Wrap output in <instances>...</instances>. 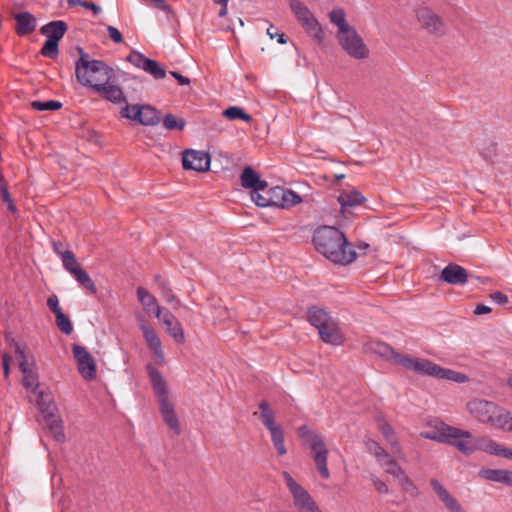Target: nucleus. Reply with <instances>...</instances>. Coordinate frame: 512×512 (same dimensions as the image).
I'll return each instance as SVG.
<instances>
[{
    "mask_svg": "<svg viewBox=\"0 0 512 512\" xmlns=\"http://www.w3.org/2000/svg\"><path fill=\"white\" fill-rule=\"evenodd\" d=\"M151 386L157 396L158 400L161 398L168 397V388L166 381L164 380L161 372L155 368L152 364L146 366Z\"/></svg>",
    "mask_w": 512,
    "mask_h": 512,
    "instance_id": "4be33fe9",
    "label": "nucleus"
},
{
    "mask_svg": "<svg viewBox=\"0 0 512 512\" xmlns=\"http://www.w3.org/2000/svg\"><path fill=\"white\" fill-rule=\"evenodd\" d=\"M0 196L2 201L7 205V209L10 212H15L16 206L11 198L7 184L0 186Z\"/></svg>",
    "mask_w": 512,
    "mask_h": 512,
    "instance_id": "13d9d810",
    "label": "nucleus"
},
{
    "mask_svg": "<svg viewBox=\"0 0 512 512\" xmlns=\"http://www.w3.org/2000/svg\"><path fill=\"white\" fill-rule=\"evenodd\" d=\"M143 71L150 74L154 79H163L166 76V70L156 60L150 59L146 61Z\"/></svg>",
    "mask_w": 512,
    "mask_h": 512,
    "instance_id": "79ce46f5",
    "label": "nucleus"
},
{
    "mask_svg": "<svg viewBox=\"0 0 512 512\" xmlns=\"http://www.w3.org/2000/svg\"><path fill=\"white\" fill-rule=\"evenodd\" d=\"M274 30V26L273 25H270V27L267 29V35L273 39L274 37H277V41L278 43L280 44H286L287 43V37L284 33H278V31H273Z\"/></svg>",
    "mask_w": 512,
    "mask_h": 512,
    "instance_id": "e2e57ef3",
    "label": "nucleus"
},
{
    "mask_svg": "<svg viewBox=\"0 0 512 512\" xmlns=\"http://www.w3.org/2000/svg\"><path fill=\"white\" fill-rule=\"evenodd\" d=\"M47 306L55 314V316L58 315L59 313L63 312L59 306V301H58V298L56 295H51L47 299Z\"/></svg>",
    "mask_w": 512,
    "mask_h": 512,
    "instance_id": "052dcab7",
    "label": "nucleus"
},
{
    "mask_svg": "<svg viewBox=\"0 0 512 512\" xmlns=\"http://www.w3.org/2000/svg\"><path fill=\"white\" fill-rule=\"evenodd\" d=\"M337 39L342 49L350 57L355 59H365L368 57L369 50L354 27L351 28L349 32L338 36Z\"/></svg>",
    "mask_w": 512,
    "mask_h": 512,
    "instance_id": "1a4fd4ad",
    "label": "nucleus"
},
{
    "mask_svg": "<svg viewBox=\"0 0 512 512\" xmlns=\"http://www.w3.org/2000/svg\"><path fill=\"white\" fill-rule=\"evenodd\" d=\"M307 321L314 326L319 333L320 339L328 344L341 345L344 336L338 322L333 319L328 311L318 306L307 308Z\"/></svg>",
    "mask_w": 512,
    "mask_h": 512,
    "instance_id": "7ed1b4c3",
    "label": "nucleus"
},
{
    "mask_svg": "<svg viewBox=\"0 0 512 512\" xmlns=\"http://www.w3.org/2000/svg\"><path fill=\"white\" fill-rule=\"evenodd\" d=\"M298 436L309 444L311 457L313 458L316 468L323 479L330 477L327 467L328 449L323 438L310 430L306 425H302L297 430Z\"/></svg>",
    "mask_w": 512,
    "mask_h": 512,
    "instance_id": "20e7f679",
    "label": "nucleus"
},
{
    "mask_svg": "<svg viewBox=\"0 0 512 512\" xmlns=\"http://www.w3.org/2000/svg\"><path fill=\"white\" fill-rule=\"evenodd\" d=\"M479 151L485 160L492 161V159L497 155V144L492 140H484L479 144Z\"/></svg>",
    "mask_w": 512,
    "mask_h": 512,
    "instance_id": "de8ad7c7",
    "label": "nucleus"
},
{
    "mask_svg": "<svg viewBox=\"0 0 512 512\" xmlns=\"http://www.w3.org/2000/svg\"><path fill=\"white\" fill-rule=\"evenodd\" d=\"M57 327L66 335H70L73 331V325L70 318L63 312L55 316Z\"/></svg>",
    "mask_w": 512,
    "mask_h": 512,
    "instance_id": "5fc2aeb1",
    "label": "nucleus"
},
{
    "mask_svg": "<svg viewBox=\"0 0 512 512\" xmlns=\"http://www.w3.org/2000/svg\"><path fill=\"white\" fill-rule=\"evenodd\" d=\"M222 115L229 120H243L245 122L252 121L251 115H249L243 108L238 106H231L223 110Z\"/></svg>",
    "mask_w": 512,
    "mask_h": 512,
    "instance_id": "ea45409f",
    "label": "nucleus"
},
{
    "mask_svg": "<svg viewBox=\"0 0 512 512\" xmlns=\"http://www.w3.org/2000/svg\"><path fill=\"white\" fill-rule=\"evenodd\" d=\"M483 451L488 454L496 455L498 457L504 458L506 446L498 444L497 442H495L492 439H488L483 447Z\"/></svg>",
    "mask_w": 512,
    "mask_h": 512,
    "instance_id": "864d4df0",
    "label": "nucleus"
},
{
    "mask_svg": "<svg viewBox=\"0 0 512 512\" xmlns=\"http://www.w3.org/2000/svg\"><path fill=\"white\" fill-rule=\"evenodd\" d=\"M372 482H373V485H374L375 489L379 493H382V494H388L389 493L388 486L382 480H380L379 478H377V477L373 478Z\"/></svg>",
    "mask_w": 512,
    "mask_h": 512,
    "instance_id": "774afa93",
    "label": "nucleus"
},
{
    "mask_svg": "<svg viewBox=\"0 0 512 512\" xmlns=\"http://www.w3.org/2000/svg\"><path fill=\"white\" fill-rule=\"evenodd\" d=\"M511 420L512 416L510 415V413L498 407V412L496 414H493L492 419L488 424L497 429L507 431V428L510 425Z\"/></svg>",
    "mask_w": 512,
    "mask_h": 512,
    "instance_id": "c9c22d12",
    "label": "nucleus"
},
{
    "mask_svg": "<svg viewBox=\"0 0 512 512\" xmlns=\"http://www.w3.org/2000/svg\"><path fill=\"white\" fill-rule=\"evenodd\" d=\"M35 393L37 394L36 402L38 409L44 418L47 428L58 443L64 442L65 434L62 420L60 417L55 415L57 406L54 403L52 396L43 390H38Z\"/></svg>",
    "mask_w": 512,
    "mask_h": 512,
    "instance_id": "39448f33",
    "label": "nucleus"
},
{
    "mask_svg": "<svg viewBox=\"0 0 512 512\" xmlns=\"http://www.w3.org/2000/svg\"><path fill=\"white\" fill-rule=\"evenodd\" d=\"M160 403V412L164 422L177 435L181 433L178 417L175 413L174 404L169 400V396L158 400Z\"/></svg>",
    "mask_w": 512,
    "mask_h": 512,
    "instance_id": "aec40b11",
    "label": "nucleus"
},
{
    "mask_svg": "<svg viewBox=\"0 0 512 512\" xmlns=\"http://www.w3.org/2000/svg\"><path fill=\"white\" fill-rule=\"evenodd\" d=\"M316 251L335 264L347 265L356 252L342 231L333 226L318 227L312 237Z\"/></svg>",
    "mask_w": 512,
    "mask_h": 512,
    "instance_id": "f257e3e1",
    "label": "nucleus"
},
{
    "mask_svg": "<svg viewBox=\"0 0 512 512\" xmlns=\"http://www.w3.org/2000/svg\"><path fill=\"white\" fill-rule=\"evenodd\" d=\"M365 201L364 196L357 190L344 191L338 196V202L341 205V213L345 214L351 207L358 206Z\"/></svg>",
    "mask_w": 512,
    "mask_h": 512,
    "instance_id": "c85d7f7f",
    "label": "nucleus"
},
{
    "mask_svg": "<svg viewBox=\"0 0 512 512\" xmlns=\"http://www.w3.org/2000/svg\"><path fill=\"white\" fill-rule=\"evenodd\" d=\"M468 277V271L456 263H449L440 274V279L450 285H464Z\"/></svg>",
    "mask_w": 512,
    "mask_h": 512,
    "instance_id": "f3484780",
    "label": "nucleus"
},
{
    "mask_svg": "<svg viewBox=\"0 0 512 512\" xmlns=\"http://www.w3.org/2000/svg\"><path fill=\"white\" fill-rule=\"evenodd\" d=\"M416 17L421 27L430 34L443 35L444 23L442 19L428 7L416 9Z\"/></svg>",
    "mask_w": 512,
    "mask_h": 512,
    "instance_id": "ddd939ff",
    "label": "nucleus"
},
{
    "mask_svg": "<svg viewBox=\"0 0 512 512\" xmlns=\"http://www.w3.org/2000/svg\"><path fill=\"white\" fill-rule=\"evenodd\" d=\"M151 1L153 2V6L155 8L162 10L167 15L174 13L172 7L169 4H167L165 0H151Z\"/></svg>",
    "mask_w": 512,
    "mask_h": 512,
    "instance_id": "69168bd1",
    "label": "nucleus"
},
{
    "mask_svg": "<svg viewBox=\"0 0 512 512\" xmlns=\"http://www.w3.org/2000/svg\"><path fill=\"white\" fill-rule=\"evenodd\" d=\"M404 368L412 370L420 375H428L437 379H445L447 368H443L429 360L405 359Z\"/></svg>",
    "mask_w": 512,
    "mask_h": 512,
    "instance_id": "9b49d317",
    "label": "nucleus"
},
{
    "mask_svg": "<svg viewBox=\"0 0 512 512\" xmlns=\"http://www.w3.org/2000/svg\"><path fill=\"white\" fill-rule=\"evenodd\" d=\"M13 346L15 348V353L18 358L19 368L23 371V368L30 369L34 367V361L25 353L26 346L21 345L20 343L13 341Z\"/></svg>",
    "mask_w": 512,
    "mask_h": 512,
    "instance_id": "4c0bfd02",
    "label": "nucleus"
},
{
    "mask_svg": "<svg viewBox=\"0 0 512 512\" xmlns=\"http://www.w3.org/2000/svg\"><path fill=\"white\" fill-rule=\"evenodd\" d=\"M258 177H259V174L257 172H255V170L252 167L246 166L242 170V173L240 176L241 185L244 188L252 190L253 188H255L256 183H258Z\"/></svg>",
    "mask_w": 512,
    "mask_h": 512,
    "instance_id": "58836bf2",
    "label": "nucleus"
},
{
    "mask_svg": "<svg viewBox=\"0 0 512 512\" xmlns=\"http://www.w3.org/2000/svg\"><path fill=\"white\" fill-rule=\"evenodd\" d=\"M379 464L385 468L386 473L392 475L398 480L405 474L404 470L398 465V463L389 455Z\"/></svg>",
    "mask_w": 512,
    "mask_h": 512,
    "instance_id": "a19ab883",
    "label": "nucleus"
},
{
    "mask_svg": "<svg viewBox=\"0 0 512 512\" xmlns=\"http://www.w3.org/2000/svg\"><path fill=\"white\" fill-rule=\"evenodd\" d=\"M68 30V25L65 21L54 20L40 28V33L45 35L47 39H52L60 42Z\"/></svg>",
    "mask_w": 512,
    "mask_h": 512,
    "instance_id": "393cba45",
    "label": "nucleus"
},
{
    "mask_svg": "<svg viewBox=\"0 0 512 512\" xmlns=\"http://www.w3.org/2000/svg\"><path fill=\"white\" fill-rule=\"evenodd\" d=\"M378 429L385 440L391 445L393 452L399 453L401 450L400 444L392 426L385 420H378Z\"/></svg>",
    "mask_w": 512,
    "mask_h": 512,
    "instance_id": "2f4dec72",
    "label": "nucleus"
},
{
    "mask_svg": "<svg viewBox=\"0 0 512 512\" xmlns=\"http://www.w3.org/2000/svg\"><path fill=\"white\" fill-rule=\"evenodd\" d=\"M466 378V375H464L463 373L447 369V376L445 377L446 380H451L457 383H463L466 380Z\"/></svg>",
    "mask_w": 512,
    "mask_h": 512,
    "instance_id": "680f3d73",
    "label": "nucleus"
},
{
    "mask_svg": "<svg viewBox=\"0 0 512 512\" xmlns=\"http://www.w3.org/2000/svg\"><path fill=\"white\" fill-rule=\"evenodd\" d=\"M210 156L208 153L193 149H187L182 154V166L185 170L206 172L210 168Z\"/></svg>",
    "mask_w": 512,
    "mask_h": 512,
    "instance_id": "f8f14e48",
    "label": "nucleus"
},
{
    "mask_svg": "<svg viewBox=\"0 0 512 512\" xmlns=\"http://www.w3.org/2000/svg\"><path fill=\"white\" fill-rule=\"evenodd\" d=\"M149 60L144 54L138 52L136 50H132L129 55L126 57V61L131 63L137 68L144 69L146 61Z\"/></svg>",
    "mask_w": 512,
    "mask_h": 512,
    "instance_id": "4d7b16f0",
    "label": "nucleus"
},
{
    "mask_svg": "<svg viewBox=\"0 0 512 512\" xmlns=\"http://www.w3.org/2000/svg\"><path fill=\"white\" fill-rule=\"evenodd\" d=\"M137 297L147 313H154L157 318H160L162 309L157 304L156 298L147 289L143 287H138Z\"/></svg>",
    "mask_w": 512,
    "mask_h": 512,
    "instance_id": "cd10ccee",
    "label": "nucleus"
},
{
    "mask_svg": "<svg viewBox=\"0 0 512 512\" xmlns=\"http://www.w3.org/2000/svg\"><path fill=\"white\" fill-rule=\"evenodd\" d=\"M420 436L425 439L446 444L450 442L452 438H471L472 434L467 430L450 426L442 421H436L431 429L422 431Z\"/></svg>",
    "mask_w": 512,
    "mask_h": 512,
    "instance_id": "6e6552de",
    "label": "nucleus"
},
{
    "mask_svg": "<svg viewBox=\"0 0 512 512\" xmlns=\"http://www.w3.org/2000/svg\"><path fill=\"white\" fill-rule=\"evenodd\" d=\"M279 190V186L272 187L263 193H256L253 195V201L257 206L268 207L275 206L279 207V194L276 192Z\"/></svg>",
    "mask_w": 512,
    "mask_h": 512,
    "instance_id": "c756f323",
    "label": "nucleus"
},
{
    "mask_svg": "<svg viewBox=\"0 0 512 512\" xmlns=\"http://www.w3.org/2000/svg\"><path fill=\"white\" fill-rule=\"evenodd\" d=\"M61 260L63 267L71 274L81 267L77 262L75 254L71 250H65V253L61 254Z\"/></svg>",
    "mask_w": 512,
    "mask_h": 512,
    "instance_id": "8fccbe9b",
    "label": "nucleus"
},
{
    "mask_svg": "<svg viewBox=\"0 0 512 512\" xmlns=\"http://www.w3.org/2000/svg\"><path fill=\"white\" fill-rule=\"evenodd\" d=\"M162 124H163L164 128L169 131H172V130L181 131L184 129V127L186 125V121L183 118H177L173 114L168 113L164 116V118L162 120Z\"/></svg>",
    "mask_w": 512,
    "mask_h": 512,
    "instance_id": "c03bdc74",
    "label": "nucleus"
},
{
    "mask_svg": "<svg viewBox=\"0 0 512 512\" xmlns=\"http://www.w3.org/2000/svg\"><path fill=\"white\" fill-rule=\"evenodd\" d=\"M283 477L293 496L294 506L299 512H322L307 490L298 484L288 472H284Z\"/></svg>",
    "mask_w": 512,
    "mask_h": 512,
    "instance_id": "0eeeda50",
    "label": "nucleus"
},
{
    "mask_svg": "<svg viewBox=\"0 0 512 512\" xmlns=\"http://www.w3.org/2000/svg\"><path fill=\"white\" fill-rule=\"evenodd\" d=\"M301 25L310 36H312L318 42H322L324 39V32L322 26L314 15L309 19L301 22Z\"/></svg>",
    "mask_w": 512,
    "mask_h": 512,
    "instance_id": "72a5a7b5",
    "label": "nucleus"
},
{
    "mask_svg": "<svg viewBox=\"0 0 512 512\" xmlns=\"http://www.w3.org/2000/svg\"><path fill=\"white\" fill-rule=\"evenodd\" d=\"M365 348L367 351L388 361L402 365L403 367L405 359H412V357L408 355H402L396 352L390 345L381 341H370L365 344Z\"/></svg>",
    "mask_w": 512,
    "mask_h": 512,
    "instance_id": "4468645a",
    "label": "nucleus"
},
{
    "mask_svg": "<svg viewBox=\"0 0 512 512\" xmlns=\"http://www.w3.org/2000/svg\"><path fill=\"white\" fill-rule=\"evenodd\" d=\"M258 408L260 409L259 418L261 419L263 425L271 424V422L276 421L275 413L270 408V406L266 400L261 401L258 404Z\"/></svg>",
    "mask_w": 512,
    "mask_h": 512,
    "instance_id": "3c124183",
    "label": "nucleus"
},
{
    "mask_svg": "<svg viewBox=\"0 0 512 512\" xmlns=\"http://www.w3.org/2000/svg\"><path fill=\"white\" fill-rule=\"evenodd\" d=\"M73 356L77 362V369L85 380H93L97 376V367L94 358L84 346L72 345Z\"/></svg>",
    "mask_w": 512,
    "mask_h": 512,
    "instance_id": "9d476101",
    "label": "nucleus"
},
{
    "mask_svg": "<svg viewBox=\"0 0 512 512\" xmlns=\"http://www.w3.org/2000/svg\"><path fill=\"white\" fill-rule=\"evenodd\" d=\"M264 426L270 432L271 441L278 455H285L287 453V449L284 444L285 433L283 427L276 423V421L271 422V424H265Z\"/></svg>",
    "mask_w": 512,
    "mask_h": 512,
    "instance_id": "bb28decb",
    "label": "nucleus"
},
{
    "mask_svg": "<svg viewBox=\"0 0 512 512\" xmlns=\"http://www.w3.org/2000/svg\"><path fill=\"white\" fill-rule=\"evenodd\" d=\"M366 448L369 453L373 454L378 462H381L386 457L389 456V454L380 446V444L372 439H369L366 441Z\"/></svg>",
    "mask_w": 512,
    "mask_h": 512,
    "instance_id": "603ef678",
    "label": "nucleus"
},
{
    "mask_svg": "<svg viewBox=\"0 0 512 512\" xmlns=\"http://www.w3.org/2000/svg\"><path fill=\"white\" fill-rule=\"evenodd\" d=\"M93 91L101 94L105 100L114 104H120L127 101L123 90L120 87L111 84V82L95 83Z\"/></svg>",
    "mask_w": 512,
    "mask_h": 512,
    "instance_id": "a211bd4d",
    "label": "nucleus"
},
{
    "mask_svg": "<svg viewBox=\"0 0 512 512\" xmlns=\"http://www.w3.org/2000/svg\"><path fill=\"white\" fill-rule=\"evenodd\" d=\"M330 21L338 27L337 37L341 34L349 32L352 26H350L346 21V14L342 8H334L329 13Z\"/></svg>",
    "mask_w": 512,
    "mask_h": 512,
    "instance_id": "473e14b6",
    "label": "nucleus"
},
{
    "mask_svg": "<svg viewBox=\"0 0 512 512\" xmlns=\"http://www.w3.org/2000/svg\"><path fill=\"white\" fill-rule=\"evenodd\" d=\"M467 438H452L450 442L446 444L455 446L459 451L464 453L465 455H470L476 450V446Z\"/></svg>",
    "mask_w": 512,
    "mask_h": 512,
    "instance_id": "49530a36",
    "label": "nucleus"
},
{
    "mask_svg": "<svg viewBox=\"0 0 512 512\" xmlns=\"http://www.w3.org/2000/svg\"><path fill=\"white\" fill-rule=\"evenodd\" d=\"M399 484L401 485L402 489L409 493L412 497H418L420 492L418 487L414 484V482L406 475L404 474L401 476V478L398 480Z\"/></svg>",
    "mask_w": 512,
    "mask_h": 512,
    "instance_id": "6e6d98bb",
    "label": "nucleus"
},
{
    "mask_svg": "<svg viewBox=\"0 0 512 512\" xmlns=\"http://www.w3.org/2000/svg\"><path fill=\"white\" fill-rule=\"evenodd\" d=\"M434 493L439 500L444 504L449 512H466L460 502L453 497L449 491L439 482V480L432 478L429 481Z\"/></svg>",
    "mask_w": 512,
    "mask_h": 512,
    "instance_id": "dca6fc26",
    "label": "nucleus"
},
{
    "mask_svg": "<svg viewBox=\"0 0 512 512\" xmlns=\"http://www.w3.org/2000/svg\"><path fill=\"white\" fill-rule=\"evenodd\" d=\"M31 108L36 111H56L62 108V103L57 100L32 101Z\"/></svg>",
    "mask_w": 512,
    "mask_h": 512,
    "instance_id": "09e8293b",
    "label": "nucleus"
},
{
    "mask_svg": "<svg viewBox=\"0 0 512 512\" xmlns=\"http://www.w3.org/2000/svg\"><path fill=\"white\" fill-rule=\"evenodd\" d=\"M479 477L492 481L503 483L507 486L512 487V471L505 469H481L479 471Z\"/></svg>",
    "mask_w": 512,
    "mask_h": 512,
    "instance_id": "a878e982",
    "label": "nucleus"
},
{
    "mask_svg": "<svg viewBox=\"0 0 512 512\" xmlns=\"http://www.w3.org/2000/svg\"><path fill=\"white\" fill-rule=\"evenodd\" d=\"M490 298L492 301H494L498 305H505L508 303V297L500 291L491 293Z\"/></svg>",
    "mask_w": 512,
    "mask_h": 512,
    "instance_id": "338daca9",
    "label": "nucleus"
},
{
    "mask_svg": "<svg viewBox=\"0 0 512 512\" xmlns=\"http://www.w3.org/2000/svg\"><path fill=\"white\" fill-rule=\"evenodd\" d=\"M72 275L75 277L79 285L84 287L88 292H90L93 295L97 293V287L94 281L91 279L89 274L81 267H79Z\"/></svg>",
    "mask_w": 512,
    "mask_h": 512,
    "instance_id": "f704fd0d",
    "label": "nucleus"
},
{
    "mask_svg": "<svg viewBox=\"0 0 512 512\" xmlns=\"http://www.w3.org/2000/svg\"><path fill=\"white\" fill-rule=\"evenodd\" d=\"M23 374V386L26 389H31L33 392H36L39 390V381H38V374L34 371L33 368L25 369L23 368V371H21Z\"/></svg>",
    "mask_w": 512,
    "mask_h": 512,
    "instance_id": "37998d69",
    "label": "nucleus"
},
{
    "mask_svg": "<svg viewBox=\"0 0 512 512\" xmlns=\"http://www.w3.org/2000/svg\"><path fill=\"white\" fill-rule=\"evenodd\" d=\"M158 319L166 326L167 333L176 343L183 344L185 342L183 328L170 311L166 310L164 313H161Z\"/></svg>",
    "mask_w": 512,
    "mask_h": 512,
    "instance_id": "6ab92c4d",
    "label": "nucleus"
},
{
    "mask_svg": "<svg viewBox=\"0 0 512 512\" xmlns=\"http://www.w3.org/2000/svg\"><path fill=\"white\" fill-rule=\"evenodd\" d=\"M289 6L300 23L313 16V13L309 8L300 0H290Z\"/></svg>",
    "mask_w": 512,
    "mask_h": 512,
    "instance_id": "e433bc0d",
    "label": "nucleus"
},
{
    "mask_svg": "<svg viewBox=\"0 0 512 512\" xmlns=\"http://www.w3.org/2000/svg\"><path fill=\"white\" fill-rule=\"evenodd\" d=\"M79 54L75 62V76L78 83L93 90L95 83H110L114 78V70L103 60L91 59L82 47L76 46Z\"/></svg>",
    "mask_w": 512,
    "mask_h": 512,
    "instance_id": "f03ea898",
    "label": "nucleus"
},
{
    "mask_svg": "<svg viewBox=\"0 0 512 512\" xmlns=\"http://www.w3.org/2000/svg\"><path fill=\"white\" fill-rule=\"evenodd\" d=\"M279 194V208L287 209L293 207L302 202V198L299 194L290 189H285L279 186V190L276 191Z\"/></svg>",
    "mask_w": 512,
    "mask_h": 512,
    "instance_id": "7c9ffc66",
    "label": "nucleus"
},
{
    "mask_svg": "<svg viewBox=\"0 0 512 512\" xmlns=\"http://www.w3.org/2000/svg\"><path fill=\"white\" fill-rule=\"evenodd\" d=\"M40 54L49 59H56L59 54V42L47 39L40 50Z\"/></svg>",
    "mask_w": 512,
    "mask_h": 512,
    "instance_id": "a18cd8bd",
    "label": "nucleus"
},
{
    "mask_svg": "<svg viewBox=\"0 0 512 512\" xmlns=\"http://www.w3.org/2000/svg\"><path fill=\"white\" fill-rule=\"evenodd\" d=\"M467 409L478 421L488 424L493 414L498 412V406L483 399H473L467 403Z\"/></svg>",
    "mask_w": 512,
    "mask_h": 512,
    "instance_id": "2eb2a0df",
    "label": "nucleus"
},
{
    "mask_svg": "<svg viewBox=\"0 0 512 512\" xmlns=\"http://www.w3.org/2000/svg\"><path fill=\"white\" fill-rule=\"evenodd\" d=\"M140 328L142 330L143 337L145 338L150 351L153 352L158 358L162 360L164 354L161 346V341L154 328L145 322L140 325Z\"/></svg>",
    "mask_w": 512,
    "mask_h": 512,
    "instance_id": "5701e85b",
    "label": "nucleus"
},
{
    "mask_svg": "<svg viewBox=\"0 0 512 512\" xmlns=\"http://www.w3.org/2000/svg\"><path fill=\"white\" fill-rule=\"evenodd\" d=\"M121 117L135 121L144 126H155L160 123L159 111L151 105L127 104L121 109Z\"/></svg>",
    "mask_w": 512,
    "mask_h": 512,
    "instance_id": "423d86ee",
    "label": "nucleus"
},
{
    "mask_svg": "<svg viewBox=\"0 0 512 512\" xmlns=\"http://www.w3.org/2000/svg\"><path fill=\"white\" fill-rule=\"evenodd\" d=\"M159 288L161 289L162 297L167 302L175 301V296L173 295L172 289L166 280H161Z\"/></svg>",
    "mask_w": 512,
    "mask_h": 512,
    "instance_id": "bf43d9fd",
    "label": "nucleus"
},
{
    "mask_svg": "<svg viewBox=\"0 0 512 512\" xmlns=\"http://www.w3.org/2000/svg\"><path fill=\"white\" fill-rule=\"evenodd\" d=\"M107 33L113 42H115V43L123 42V36H122L121 32L116 27L108 26Z\"/></svg>",
    "mask_w": 512,
    "mask_h": 512,
    "instance_id": "0e129e2a",
    "label": "nucleus"
},
{
    "mask_svg": "<svg viewBox=\"0 0 512 512\" xmlns=\"http://www.w3.org/2000/svg\"><path fill=\"white\" fill-rule=\"evenodd\" d=\"M151 386L157 396L158 400L161 398L168 397V388L166 381L164 380L161 372L155 368L152 364L146 366Z\"/></svg>",
    "mask_w": 512,
    "mask_h": 512,
    "instance_id": "412c9836",
    "label": "nucleus"
},
{
    "mask_svg": "<svg viewBox=\"0 0 512 512\" xmlns=\"http://www.w3.org/2000/svg\"><path fill=\"white\" fill-rule=\"evenodd\" d=\"M14 19L16 20L15 31L19 36H26L36 29V18L30 12L15 14Z\"/></svg>",
    "mask_w": 512,
    "mask_h": 512,
    "instance_id": "b1692460",
    "label": "nucleus"
}]
</instances>
